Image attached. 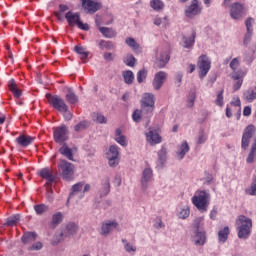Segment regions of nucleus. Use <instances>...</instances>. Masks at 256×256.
<instances>
[{
    "label": "nucleus",
    "instance_id": "obj_57",
    "mask_svg": "<svg viewBox=\"0 0 256 256\" xmlns=\"http://www.w3.org/2000/svg\"><path fill=\"white\" fill-rule=\"evenodd\" d=\"M205 141H207V137L205 136V132L203 130H201L199 132L198 144L203 145V143H205Z\"/></svg>",
    "mask_w": 256,
    "mask_h": 256
},
{
    "label": "nucleus",
    "instance_id": "obj_53",
    "mask_svg": "<svg viewBox=\"0 0 256 256\" xmlns=\"http://www.w3.org/2000/svg\"><path fill=\"white\" fill-rule=\"evenodd\" d=\"M247 195H256V179L251 183V187L245 190Z\"/></svg>",
    "mask_w": 256,
    "mask_h": 256
},
{
    "label": "nucleus",
    "instance_id": "obj_8",
    "mask_svg": "<svg viewBox=\"0 0 256 256\" xmlns=\"http://www.w3.org/2000/svg\"><path fill=\"white\" fill-rule=\"evenodd\" d=\"M54 141L59 145H63L65 141L69 139V129L65 126V124L54 128Z\"/></svg>",
    "mask_w": 256,
    "mask_h": 256
},
{
    "label": "nucleus",
    "instance_id": "obj_45",
    "mask_svg": "<svg viewBox=\"0 0 256 256\" xmlns=\"http://www.w3.org/2000/svg\"><path fill=\"white\" fill-rule=\"evenodd\" d=\"M150 6L152 7V9H154V11H161V9L165 7V5L163 4V1L161 0H152L150 2Z\"/></svg>",
    "mask_w": 256,
    "mask_h": 256
},
{
    "label": "nucleus",
    "instance_id": "obj_29",
    "mask_svg": "<svg viewBox=\"0 0 256 256\" xmlns=\"http://www.w3.org/2000/svg\"><path fill=\"white\" fill-rule=\"evenodd\" d=\"M99 31L107 39H113V37H117V32H115V30H113V28L100 27Z\"/></svg>",
    "mask_w": 256,
    "mask_h": 256
},
{
    "label": "nucleus",
    "instance_id": "obj_50",
    "mask_svg": "<svg viewBox=\"0 0 256 256\" xmlns=\"http://www.w3.org/2000/svg\"><path fill=\"white\" fill-rule=\"evenodd\" d=\"M122 243H125L124 249L127 251V253H131V251H137V248L131 245V243L127 242V240L122 239Z\"/></svg>",
    "mask_w": 256,
    "mask_h": 256
},
{
    "label": "nucleus",
    "instance_id": "obj_30",
    "mask_svg": "<svg viewBox=\"0 0 256 256\" xmlns=\"http://www.w3.org/2000/svg\"><path fill=\"white\" fill-rule=\"evenodd\" d=\"M66 101L70 105H75V103L79 102V97L73 92V89L68 88V93L66 94Z\"/></svg>",
    "mask_w": 256,
    "mask_h": 256
},
{
    "label": "nucleus",
    "instance_id": "obj_49",
    "mask_svg": "<svg viewBox=\"0 0 256 256\" xmlns=\"http://www.w3.org/2000/svg\"><path fill=\"white\" fill-rule=\"evenodd\" d=\"M145 79H147V70L142 69L137 73V81L138 83H143Z\"/></svg>",
    "mask_w": 256,
    "mask_h": 256
},
{
    "label": "nucleus",
    "instance_id": "obj_43",
    "mask_svg": "<svg viewBox=\"0 0 256 256\" xmlns=\"http://www.w3.org/2000/svg\"><path fill=\"white\" fill-rule=\"evenodd\" d=\"M158 160L161 165H163L165 163V161H167V148L162 147L161 150H159Z\"/></svg>",
    "mask_w": 256,
    "mask_h": 256
},
{
    "label": "nucleus",
    "instance_id": "obj_42",
    "mask_svg": "<svg viewBox=\"0 0 256 256\" xmlns=\"http://www.w3.org/2000/svg\"><path fill=\"white\" fill-rule=\"evenodd\" d=\"M67 237V234H65V231L57 232L54 236L53 245H58V243H61V241H64Z\"/></svg>",
    "mask_w": 256,
    "mask_h": 256
},
{
    "label": "nucleus",
    "instance_id": "obj_41",
    "mask_svg": "<svg viewBox=\"0 0 256 256\" xmlns=\"http://www.w3.org/2000/svg\"><path fill=\"white\" fill-rule=\"evenodd\" d=\"M143 114H147V112H143V108L141 110H135L132 114V119L135 123H141V119Z\"/></svg>",
    "mask_w": 256,
    "mask_h": 256
},
{
    "label": "nucleus",
    "instance_id": "obj_33",
    "mask_svg": "<svg viewBox=\"0 0 256 256\" xmlns=\"http://www.w3.org/2000/svg\"><path fill=\"white\" fill-rule=\"evenodd\" d=\"M243 97L245 101H248V103H253V101L256 99V92L255 90L249 88L248 90L244 91Z\"/></svg>",
    "mask_w": 256,
    "mask_h": 256
},
{
    "label": "nucleus",
    "instance_id": "obj_25",
    "mask_svg": "<svg viewBox=\"0 0 256 256\" xmlns=\"http://www.w3.org/2000/svg\"><path fill=\"white\" fill-rule=\"evenodd\" d=\"M111 192V182L109 181V178H106L102 183V188L100 189V197H107L109 193Z\"/></svg>",
    "mask_w": 256,
    "mask_h": 256
},
{
    "label": "nucleus",
    "instance_id": "obj_5",
    "mask_svg": "<svg viewBox=\"0 0 256 256\" xmlns=\"http://www.w3.org/2000/svg\"><path fill=\"white\" fill-rule=\"evenodd\" d=\"M46 99L48 100V103L60 113L67 112L69 110V106H67L65 100H63L59 95L46 94Z\"/></svg>",
    "mask_w": 256,
    "mask_h": 256
},
{
    "label": "nucleus",
    "instance_id": "obj_14",
    "mask_svg": "<svg viewBox=\"0 0 256 256\" xmlns=\"http://www.w3.org/2000/svg\"><path fill=\"white\" fill-rule=\"evenodd\" d=\"M119 227V223L117 221H110L107 220L102 223L101 229H100V234L103 235V237H108V235L114 230Z\"/></svg>",
    "mask_w": 256,
    "mask_h": 256
},
{
    "label": "nucleus",
    "instance_id": "obj_47",
    "mask_svg": "<svg viewBox=\"0 0 256 256\" xmlns=\"http://www.w3.org/2000/svg\"><path fill=\"white\" fill-rule=\"evenodd\" d=\"M87 127H89V122L87 121H81L80 123H78L75 127L74 130L76 131V133H79L81 131H85V129H87Z\"/></svg>",
    "mask_w": 256,
    "mask_h": 256
},
{
    "label": "nucleus",
    "instance_id": "obj_9",
    "mask_svg": "<svg viewBox=\"0 0 256 256\" xmlns=\"http://www.w3.org/2000/svg\"><path fill=\"white\" fill-rule=\"evenodd\" d=\"M197 65H198V69H199L200 79L207 77V74L209 73V70L211 69V60H209V57H207V55H201L198 58Z\"/></svg>",
    "mask_w": 256,
    "mask_h": 256
},
{
    "label": "nucleus",
    "instance_id": "obj_27",
    "mask_svg": "<svg viewBox=\"0 0 256 256\" xmlns=\"http://www.w3.org/2000/svg\"><path fill=\"white\" fill-rule=\"evenodd\" d=\"M77 231H79V226L71 222L66 225L64 233L66 234L67 237H71V235H77Z\"/></svg>",
    "mask_w": 256,
    "mask_h": 256
},
{
    "label": "nucleus",
    "instance_id": "obj_61",
    "mask_svg": "<svg viewBox=\"0 0 256 256\" xmlns=\"http://www.w3.org/2000/svg\"><path fill=\"white\" fill-rule=\"evenodd\" d=\"M253 35V30H247V33L244 37V43L247 44L249 41H251V37Z\"/></svg>",
    "mask_w": 256,
    "mask_h": 256
},
{
    "label": "nucleus",
    "instance_id": "obj_37",
    "mask_svg": "<svg viewBox=\"0 0 256 256\" xmlns=\"http://www.w3.org/2000/svg\"><path fill=\"white\" fill-rule=\"evenodd\" d=\"M229 238V227H224V229L218 232V239L220 243H225Z\"/></svg>",
    "mask_w": 256,
    "mask_h": 256
},
{
    "label": "nucleus",
    "instance_id": "obj_7",
    "mask_svg": "<svg viewBox=\"0 0 256 256\" xmlns=\"http://www.w3.org/2000/svg\"><path fill=\"white\" fill-rule=\"evenodd\" d=\"M59 169L62 171V177L65 181H72L75 174V165L67 160H60Z\"/></svg>",
    "mask_w": 256,
    "mask_h": 256
},
{
    "label": "nucleus",
    "instance_id": "obj_28",
    "mask_svg": "<svg viewBox=\"0 0 256 256\" xmlns=\"http://www.w3.org/2000/svg\"><path fill=\"white\" fill-rule=\"evenodd\" d=\"M178 151H177V157L178 159H183V157H185V155H187V153H189V144L187 143V141H184L179 147H178Z\"/></svg>",
    "mask_w": 256,
    "mask_h": 256
},
{
    "label": "nucleus",
    "instance_id": "obj_59",
    "mask_svg": "<svg viewBox=\"0 0 256 256\" xmlns=\"http://www.w3.org/2000/svg\"><path fill=\"white\" fill-rule=\"evenodd\" d=\"M47 186V199L48 201H53V188H51V185H46Z\"/></svg>",
    "mask_w": 256,
    "mask_h": 256
},
{
    "label": "nucleus",
    "instance_id": "obj_21",
    "mask_svg": "<svg viewBox=\"0 0 256 256\" xmlns=\"http://www.w3.org/2000/svg\"><path fill=\"white\" fill-rule=\"evenodd\" d=\"M59 153L63 155V157H66L69 161H75L73 158V149L69 148L67 143H63L62 147L59 149Z\"/></svg>",
    "mask_w": 256,
    "mask_h": 256
},
{
    "label": "nucleus",
    "instance_id": "obj_56",
    "mask_svg": "<svg viewBox=\"0 0 256 256\" xmlns=\"http://www.w3.org/2000/svg\"><path fill=\"white\" fill-rule=\"evenodd\" d=\"M43 249V244L41 242H36L29 247V251H41Z\"/></svg>",
    "mask_w": 256,
    "mask_h": 256
},
{
    "label": "nucleus",
    "instance_id": "obj_12",
    "mask_svg": "<svg viewBox=\"0 0 256 256\" xmlns=\"http://www.w3.org/2000/svg\"><path fill=\"white\" fill-rule=\"evenodd\" d=\"M255 126L249 125L245 128L244 133L242 135L241 147L246 150L249 148V144L251 143V139H253V135H255Z\"/></svg>",
    "mask_w": 256,
    "mask_h": 256
},
{
    "label": "nucleus",
    "instance_id": "obj_3",
    "mask_svg": "<svg viewBox=\"0 0 256 256\" xmlns=\"http://www.w3.org/2000/svg\"><path fill=\"white\" fill-rule=\"evenodd\" d=\"M171 60V47L166 46L165 48H156L155 50V65L158 69H163L165 65Z\"/></svg>",
    "mask_w": 256,
    "mask_h": 256
},
{
    "label": "nucleus",
    "instance_id": "obj_34",
    "mask_svg": "<svg viewBox=\"0 0 256 256\" xmlns=\"http://www.w3.org/2000/svg\"><path fill=\"white\" fill-rule=\"evenodd\" d=\"M196 37H197V32L193 31L191 37H189V38L184 37L183 38L185 49H189L190 47H193V45H195V38Z\"/></svg>",
    "mask_w": 256,
    "mask_h": 256
},
{
    "label": "nucleus",
    "instance_id": "obj_39",
    "mask_svg": "<svg viewBox=\"0 0 256 256\" xmlns=\"http://www.w3.org/2000/svg\"><path fill=\"white\" fill-rule=\"evenodd\" d=\"M115 141H117L122 147H127V139L121 134V129L116 130Z\"/></svg>",
    "mask_w": 256,
    "mask_h": 256
},
{
    "label": "nucleus",
    "instance_id": "obj_22",
    "mask_svg": "<svg viewBox=\"0 0 256 256\" xmlns=\"http://www.w3.org/2000/svg\"><path fill=\"white\" fill-rule=\"evenodd\" d=\"M8 88L16 99H19V97L23 95L21 90L17 87V82H15V79L13 78L8 81Z\"/></svg>",
    "mask_w": 256,
    "mask_h": 256
},
{
    "label": "nucleus",
    "instance_id": "obj_31",
    "mask_svg": "<svg viewBox=\"0 0 256 256\" xmlns=\"http://www.w3.org/2000/svg\"><path fill=\"white\" fill-rule=\"evenodd\" d=\"M74 51H75V53L80 55V59L83 61V63H85V59H87V57H89V51H87V48H85L83 46H75Z\"/></svg>",
    "mask_w": 256,
    "mask_h": 256
},
{
    "label": "nucleus",
    "instance_id": "obj_13",
    "mask_svg": "<svg viewBox=\"0 0 256 256\" xmlns=\"http://www.w3.org/2000/svg\"><path fill=\"white\" fill-rule=\"evenodd\" d=\"M167 81V73L164 71H159L155 74L154 79L152 81V87L155 91H160L161 87Z\"/></svg>",
    "mask_w": 256,
    "mask_h": 256
},
{
    "label": "nucleus",
    "instance_id": "obj_52",
    "mask_svg": "<svg viewBox=\"0 0 256 256\" xmlns=\"http://www.w3.org/2000/svg\"><path fill=\"white\" fill-rule=\"evenodd\" d=\"M126 44L128 47H131L132 49H139V44H137L134 38H127Z\"/></svg>",
    "mask_w": 256,
    "mask_h": 256
},
{
    "label": "nucleus",
    "instance_id": "obj_11",
    "mask_svg": "<svg viewBox=\"0 0 256 256\" xmlns=\"http://www.w3.org/2000/svg\"><path fill=\"white\" fill-rule=\"evenodd\" d=\"M110 167H117L119 165V147L112 145L106 154Z\"/></svg>",
    "mask_w": 256,
    "mask_h": 256
},
{
    "label": "nucleus",
    "instance_id": "obj_16",
    "mask_svg": "<svg viewBox=\"0 0 256 256\" xmlns=\"http://www.w3.org/2000/svg\"><path fill=\"white\" fill-rule=\"evenodd\" d=\"M243 15H245V9L243 8V5L240 3L232 4L230 9V17H232V19L239 20L241 17H243Z\"/></svg>",
    "mask_w": 256,
    "mask_h": 256
},
{
    "label": "nucleus",
    "instance_id": "obj_10",
    "mask_svg": "<svg viewBox=\"0 0 256 256\" xmlns=\"http://www.w3.org/2000/svg\"><path fill=\"white\" fill-rule=\"evenodd\" d=\"M81 2L84 11L90 15L97 13V11L103 8V4H101V2H96L95 0H81Z\"/></svg>",
    "mask_w": 256,
    "mask_h": 256
},
{
    "label": "nucleus",
    "instance_id": "obj_1",
    "mask_svg": "<svg viewBox=\"0 0 256 256\" xmlns=\"http://www.w3.org/2000/svg\"><path fill=\"white\" fill-rule=\"evenodd\" d=\"M238 227V237L239 239H248L251 235V228L253 227V221L247 216L241 215L236 221Z\"/></svg>",
    "mask_w": 256,
    "mask_h": 256
},
{
    "label": "nucleus",
    "instance_id": "obj_20",
    "mask_svg": "<svg viewBox=\"0 0 256 256\" xmlns=\"http://www.w3.org/2000/svg\"><path fill=\"white\" fill-rule=\"evenodd\" d=\"M35 141V138L29 135H20L16 138V143L20 145V147H29L31 143Z\"/></svg>",
    "mask_w": 256,
    "mask_h": 256
},
{
    "label": "nucleus",
    "instance_id": "obj_40",
    "mask_svg": "<svg viewBox=\"0 0 256 256\" xmlns=\"http://www.w3.org/2000/svg\"><path fill=\"white\" fill-rule=\"evenodd\" d=\"M255 157H256V144H252L250 152H249L248 157L246 159V162L248 164L255 163Z\"/></svg>",
    "mask_w": 256,
    "mask_h": 256
},
{
    "label": "nucleus",
    "instance_id": "obj_4",
    "mask_svg": "<svg viewBox=\"0 0 256 256\" xmlns=\"http://www.w3.org/2000/svg\"><path fill=\"white\" fill-rule=\"evenodd\" d=\"M65 19L70 27H75V25H77L78 29H82V31H89V24H83L79 13L69 11L65 14Z\"/></svg>",
    "mask_w": 256,
    "mask_h": 256
},
{
    "label": "nucleus",
    "instance_id": "obj_18",
    "mask_svg": "<svg viewBox=\"0 0 256 256\" xmlns=\"http://www.w3.org/2000/svg\"><path fill=\"white\" fill-rule=\"evenodd\" d=\"M38 174L42 177V179L47 181L46 185L48 186L55 182V179H57V177L53 175V172H51L49 168L41 169Z\"/></svg>",
    "mask_w": 256,
    "mask_h": 256
},
{
    "label": "nucleus",
    "instance_id": "obj_58",
    "mask_svg": "<svg viewBox=\"0 0 256 256\" xmlns=\"http://www.w3.org/2000/svg\"><path fill=\"white\" fill-rule=\"evenodd\" d=\"M238 67H239V59L234 58V59L230 62V69H232V71H235Z\"/></svg>",
    "mask_w": 256,
    "mask_h": 256
},
{
    "label": "nucleus",
    "instance_id": "obj_36",
    "mask_svg": "<svg viewBox=\"0 0 256 256\" xmlns=\"http://www.w3.org/2000/svg\"><path fill=\"white\" fill-rule=\"evenodd\" d=\"M98 46L102 51L103 49H107L108 51L115 49V45L111 41L100 40L98 41Z\"/></svg>",
    "mask_w": 256,
    "mask_h": 256
},
{
    "label": "nucleus",
    "instance_id": "obj_6",
    "mask_svg": "<svg viewBox=\"0 0 256 256\" xmlns=\"http://www.w3.org/2000/svg\"><path fill=\"white\" fill-rule=\"evenodd\" d=\"M141 108L143 113L151 115L155 109V95L153 93H145L141 100Z\"/></svg>",
    "mask_w": 256,
    "mask_h": 256
},
{
    "label": "nucleus",
    "instance_id": "obj_48",
    "mask_svg": "<svg viewBox=\"0 0 256 256\" xmlns=\"http://www.w3.org/2000/svg\"><path fill=\"white\" fill-rule=\"evenodd\" d=\"M195 99H197V96L195 94V92H191L188 96V100H187V107H189L190 109L193 107V105H195Z\"/></svg>",
    "mask_w": 256,
    "mask_h": 256
},
{
    "label": "nucleus",
    "instance_id": "obj_35",
    "mask_svg": "<svg viewBox=\"0 0 256 256\" xmlns=\"http://www.w3.org/2000/svg\"><path fill=\"white\" fill-rule=\"evenodd\" d=\"M63 221V213L57 212L53 214L52 216V222H51V227L55 229L59 223H62Z\"/></svg>",
    "mask_w": 256,
    "mask_h": 256
},
{
    "label": "nucleus",
    "instance_id": "obj_26",
    "mask_svg": "<svg viewBox=\"0 0 256 256\" xmlns=\"http://www.w3.org/2000/svg\"><path fill=\"white\" fill-rule=\"evenodd\" d=\"M37 239V233L35 232H25L21 238L22 243L24 245H29V243H33Z\"/></svg>",
    "mask_w": 256,
    "mask_h": 256
},
{
    "label": "nucleus",
    "instance_id": "obj_17",
    "mask_svg": "<svg viewBox=\"0 0 256 256\" xmlns=\"http://www.w3.org/2000/svg\"><path fill=\"white\" fill-rule=\"evenodd\" d=\"M83 185L84 182H78L72 186V192L69 195V199H73V197H78V199H83Z\"/></svg>",
    "mask_w": 256,
    "mask_h": 256
},
{
    "label": "nucleus",
    "instance_id": "obj_51",
    "mask_svg": "<svg viewBox=\"0 0 256 256\" xmlns=\"http://www.w3.org/2000/svg\"><path fill=\"white\" fill-rule=\"evenodd\" d=\"M93 119L94 121H96V123H100V124L107 123V118H105L103 114H99V113L94 114Z\"/></svg>",
    "mask_w": 256,
    "mask_h": 256
},
{
    "label": "nucleus",
    "instance_id": "obj_32",
    "mask_svg": "<svg viewBox=\"0 0 256 256\" xmlns=\"http://www.w3.org/2000/svg\"><path fill=\"white\" fill-rule=\"evenodd\" d=\"M21 221V215L14 214L7 218L6 223L4 224L6 227H13L14 225H17Z\"/></svg>",
    "mask_w": 256,
    "mask_h": 256
},
{
    "label": "nucleus",
    "instance_id": "obj_60",
    "mask_svg": "<svg viewBox=\"0 0 256 256\" xmlns=\"http://www.w3.org/2000/svg\"><path fill=\"white\" fill-rule=\"evenodd\" d=\"M245 25H246L247 31H253V18H248L245 21Z\"/></svg>",
    "mask_w": 256,
    "mask_h": 256
},
{
    "label": "nucleus",
    "instance_id": "obj_19",
    "mask_svg": "<svg viewBox=\"0 0 256 256\" xmlns=\"http://www.w3.org/2000/svg\"><path fill=\"white\" fill-rule=\"evenodd\" d=\"M153 179V170L151 168H146L142 172L141 185L142 189H147V185Z\"/></svg>",
    "mask_w": 256,
    "mask_h": 256
},
{
    "label": "nucleus",
    "instance_id": "obj_2",
    "mask_svg": "<svg viewBox=\"0 0 256 256\" xmlns=\"http://www.w3.org/2000/svg\"><path fill=\"white\" fill-rule=\"evenodd\" d=\"M210 199L211 194H209V192L200 191L198 194L192 197V203L198 209V211L205 213L209 207Z\"/></svg>",
    "mask_w": 256,
    "mask_h": 256
},
{
    "label": "nucleus",
    "instance_id": "obj_15",
    "mask_svg": "<svg viewBox=\"0 0 256 256\" xmlns=\"http://www.w3.org/2000/svg\"><path fill=\"white\" fill-rule=\"evenodd\" d=\"M200 13H201V8L199 7L198 0H193L191 2V5H189L185 10V15L189 19H193V17H196V15H200Z\"/></svg>",
    "mask_w": 256,
    "mask_h": 256
},
{
    "label": "nucleus",
    "instance_id": "obj_38",
    "mask_svg": "<svg viewBox=\"0 0 256 256\" xmlns=\"http://www.w3.org/2000/svg\"><path fill=\"white\" fill-rule=\"evenodd\" d=\"M124 81L127 85L133 84V81H135V75L133 74V71L127 70L123 72Z\"/></svg>",
    "mask_w": 256,
    "mask_h": 256
},
{
    "label": "nucleus",
    "instance_id": "obj_63",
    "mask_svg": "<svg viewBox=\"0 0 256 256\" xmlns=\"http://www.w3.org/2000/svg\"><path fill=\"white\" fill-rule=\"evenodd\" d=\"M241 74L239 72H233L231 74V78L234 79V81H242L241 80Z\"/></svg>",
    "mask_w": 256,
    "mask_h": 256
},
{
    "label": "nucleus",
    "instance_id": "obj_55",
    "mask_svg": "<svg viewBox=\"0 0 256 256\" xmlns=\"http://www.w3.org/2000/svg\"><path fill=\"white\" fill-rule=\"evenodd\" d=\"M215 103L218 107H223V90L218 92Z\"/></svg>",
    "mask_w": 256,
    "mask_h": 256
},
{
    "label": "nucleus",
    "instance_id": "obj_62",
    "mask_svg": "<svg viewBox=\"0 0 256 256\" xmlns=\"http://www.w3.org/2000/svg\"><path fill=\"white\" fill-rule=\"evenodd\" d=\"M104 59L106 61H113V59H115V54H113L111 52H106V53H104Z\"/></svg>",
    "mask_w": 256,
    "mask_h": 256
},
{
    "label": "nucleus",
    "instance_id": "obj_23",
    "mask_svg": "<svg viewBox=\"0 0 256 256\" xmlns=\"http://www.w3.org/2000/svg\"><path fill=\"white\" fill-rule=\"evenodd\" d=\"M146 139L150 145H157V143H161V136L153 130L146 133Z\"/></svg>",
    "mask_w": 256,
    "mask_h": 256
},
{
    "label": "nucleus",
    "instance_id": "obj_46",
    "mask_svg": "<svg viewBox=\"0 0 256 256\" xmlns=\"http://www.w3.org/2000/svg\"><path fill=\"white\" fill-rule=\"evenodd\" d=\"M136 59L135 56L129 54L125 57L124 59V63L125 65H127L128 67H135V63H136Z\"/></svg>",
    "mask_w": 256,
    "mask_h": 256
},
{
    "label": "nucleus",
    "instance_id": "obj_54",
    "mask_svg": "<svg viewBox=\"0 0 256 256\" xmlns=\"http://www.w3.org/2000/svg\"><path fill=\"white\" fill-rule=\"evenodd\" d=\"M190 215V210L189 208H184L178 213L179 219H187Z\"/></svg>",
    "mask_w": 256,
    "mask_h": 256
},
{
    "label": "nucleus",
    "instance_id": "obj_44",
    "mask_svg": "<svg viewBox=\"0 0 256 256\" xmlns=\"http://www.w3.org/2000/svg\"><path fill=\"white\" fill-rule=\"evenodd\" d=\"M34 210L38 215H43V213H47V211H49V206L45 204H38L34 206Z\"/></svg>",
    "mask_w": 256,
    "mask_h": 256
},
{
    "label": "nucleus",
    "instance_id": "obj_24",
    "mask_svg": "<svg viewBox=\"0 0 256 256\" xmlns=\"http://www.w3.org/2000/svg\"><path fill=\"white\" fill-rule=\"evenodd\" d=\"M197 232L194 236V244L197 246L205 245V241H207V236L205 232H199V224L196 225Z\"/></svg>",
    "mask_w": 256,
    "mask_h": 256
},
{
    "label": "nucleus",
    "instance_id": "obj_64",
    "mask_svg": "<svg viewBox=\"0 0 256 256\" xmlns=\"http://www.w3.org/2000/svg\"><path fill=\"white\" fill-rule=\"evenodd\" d=\"M64 119L65 121H71L73 119V113L69 112V110L64 112Z\"/></svg>",
    "mask_w": 256,
    "mask_h": 256
}]
</instances>
